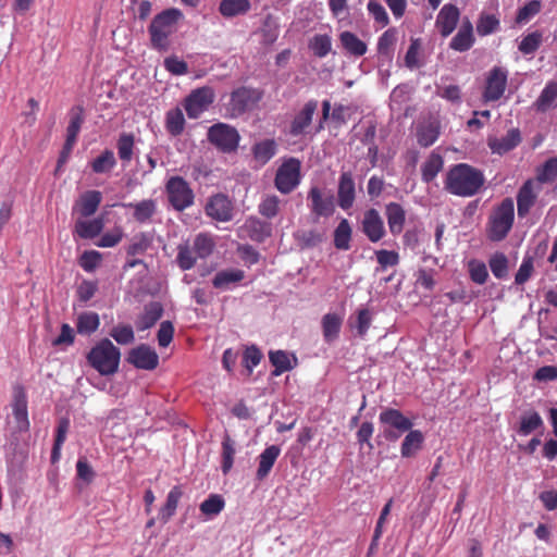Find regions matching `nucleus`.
Masks as SVG:
<instances>
[{
	"mask_svg": "<svg viewBox=\"0 0 557 557\" xmlns=\"http://www.w3.org/2000/svg\"><path fill=\"white\" fill-rule=\"evenodd\" d=\"M484 183L482 171L467 163H458L446 173L444 188L455 196L472 197L481 190Z\"/></svg>",
	"mask_w": 557,
	"mask_h": 557,
	"instance_id": "1",
	"label": "nucleus"
},
{
	"mask_svg": "<svg viewBox=\"0 0 557 557\" xmlns=\"http://www.w3.org/2000/svg\"><path fill=\"white\" fill-rule=\"evenodd\" d=\"M513 222L515 203L512 198L507 197L491 211L485 226L486 237L493 243L504 240L509 235Z\"/></svg>",
	"mask_w": 557,
	"mask_h": 557,
	"instance_id": "2",
	"label": "nucleus"
},
{
	"mask_svg": "<svg viewBox=\"0 0 557 557\" xmlns=\"http://www.w3.org/2000/svg\"><path fill=\"white\" fill-rule=\"evenodd\" d=\"M121 352L108 338L101 339L87 355L88 363L101 375L114 374L120 364Z\"/></svg>",
	"mask_w": 557,
	"mask_h": 557,
	"instance_id": "3",
	"label": "nucleus"
},
{
	"mask_svg": "<svg viewBox=\"0 0 557 557\" xmlns=\"http://www.w3.org/2000/svg\"><path fill=\"white\" fill-rule=\"evenodd\" d=\"M148 30L152 47L158 50H168L174 37V9H166L156 15Z\"/></svg>",
	"mask_w": 557,
	"mask_h": 557,
	"instance_id": "4",
	"label": "nucleus"
},
{
	"mask_svg": "<svg viewBox=\"0 0 557 557\" xmlns=\"http://www.w3.org/2000/svg\"><path fill=\"white\" fill-rule=\"evenodd\" d=\"M215 248V242L211 234L199 233L193 242V247L181 246L177 257L180 267L188 270L194 267L197 258L205 259L209 257Z\"/></svg>",
	"mask_w": 557,
	"mask_h": 557,
	"instance_id": "5",
	"label": "nucleus"
},
{
	"mask_svg": "<svg viewBox=\"0 0 557 557\" xmlns=\"http://www.w3.org/2000/svg\"><path fill=\"white\" fill-rule=\"evenodd\" d=\"M300 182L301 161L295 157L283 159L275 173V188L281 194L288 195L299 186Z\"/></svg>",
	"mask_w": 557,
	"mask_h": 557,
	"instance_id": "6",
	"label": "nucleus"
},
{
	"mask_svg": "<svg viewBox=\"0 0 557 557\" xmlns=\"http://www.w3.org/2000/svg\"><path fill=\"white\" fill-rule=\"evenodd\" d=\"M207 139L219 151L232 153L238 148L240 135L234 126L219 122L209 127Z\"/></svg>",
	"mask_w": 557,
	"mask_h": 557,
	"instance_id": "7",
	"label": "nucleus"
},
{
	"mask_svg": "<svg viewBox=\"0 0 557 557\" xmlns=\"http://www.w3.org/2000/svg\"><path fill=\"white\" fill-rule=\"evenodd\" d=\"M263 91L257 88L239 87L231 94L230 108L233 114L239 115L252 110L262 99Z\"/></svg>",
	"mask_w": 557,
	"mask_h": 557,
	"instance_id": "8",
	"label": "nucleus"
},
{
	"mask_svg": "<svg viewBox=\"0 0 557 557\" xmlns=\"http://www.w3.org/2000/svg\"><path fill=\"white\" fill-rule=\"evenodd\" d=\"M379 420L382 424L396 430H384L385 438L391 441L397 440L400 434L409 431L412 428V422L398 409L385 408L380 413Z\"/></svg>",
	"mask_w": 557,
	"mask_h": 557,
	"instance_id": "9",
	"label": "nucleus"
},
{
	"mask_svg": "<svg viewBox=\"0 0 557 557\" xmlns=\"http://www.w3.org/2000/svg\"><path fill=\"white\" fill-rule=\"evenodd\" d=\"M309 201L310 212L315 218H329L335 212V201L332 195L325 191L318 185H312L307 195Z\"/></svg>",
	"mask_w": 557,
	"mask_h": 557,
	"instance_id": "10",
	"label": "nucleus"
},
{
	"mask_svg": "<svg viewBox=\"0 0 557 557\" xmlns=\"http://www.w3.org/2000/svg\"><path fill=\"white\" fill-rule=\"evenodd\" d=\"M214 101L211 87L197 88L185 99L184 108L190 119L199 117Z\"/></svg>",
	"mask_w": 557,
	"mask_h": 557,
	"instance_id": "11",
	"label": "nucleus"
},
{
	"mask_svg": "<svg viewBox=\"0 0 557 557\" xmlns=\"http://www.w3.org/2000/svg\"><path fill=\"white\" fill-rule=\"evenodd\" d=\"M542 187L532 178L527 180L517 194V210L519 218H525L535 205Z\"/></svg>",
	"mask_w": 557,
	"mask_h": 557,
	"instance_id": "12",
	"label": "nucleus"
},
{
	"mask_svg": "<svg viewBox=\"0 0 557 557\" xmlns=\"http://www.w3.org/2000/svg\"><path fill=\"white\" fill-rule=\"evenodd\" d=\"M361 231L371 243H377L386 235L384 221L376 209L371 208L364 212Z\"/></svg>",
	"mask_w": 557,
	"mask_h": 557,
	"instance_id": "13",
	"label": "nucleus"
},
{
	"mask_svg": "<svg viewBox=\"0 0 557 557\" xmlns=\"http://www.w3.org/2000/svg\"><path fill=\"white\" fill-rule=\"evenodd\" d=\"M356 200V184L350 171L341 173L337 185V205L347 211L352 208Z\"/></svg>",
	"mask_w": 557,
	"mask_h": 557,
	"instance_id": "14",
	"label": "nucleus"
},
{
	"mask_svg": "<svg viewBox=\"0 0 557 557\" xmlns=\"http://www.w3.org/2000/svg\"><path fill=\"white\" fill-rule=\"evenodd\" d=\"M507 85V72L502 67H494L486 78V86L483 92L485 101H496L502 98Z\"/></svg>",
	"mask_w": 557,
	"mask_h": 557,
	"instance_id": "15",
	"label": "nucleus"
},
{
	"mask_svg": "<svg viewBox=\"0 0 557 557\" xmlns=\"http://www.w3.org/2000/svg\"><path fill=\"white\" fill-rule=\"evenodd\" d=\"M460 18V11L457 5L447 3L440 10L435 27L442 37L446 38L456 29Z\"/></svg>",
	"mask_w": 557,
	"mask_h": 557,
	"instance_id": "16",
	"label": "nucleus"
},
{
	"mask_svg": "<svg viewBox=\"0 0 557 557\" xmlns=\"http://www.w3.org/2000/svg\"><path fill=\"white\" fill-rule=\"evenodd\" d=\"M127 361L137 369L153 370L158 366L159 357L154 349L141 344L129 350Z\"/></svg>",
	"mask_w": 557,
	"mask_h": 557,
	"instance_id": "17",
	"label": "nucleus"
},
{
	"mask_svg": "<svg viewBox=\"0 0 557 557\" xmlns=\"http://www.w3.org/2000/svg\"><path fill=\"white\" fill-rule=\"evenodd\" d=\"M232 211L231 200L222 194L212 196L206 206L207 214L221 222L230 221L232 219Z\"/></svg>",
	"mask_w": 557,
	"mask_h": 557,
	"instance_id": "18",
	"label": "nucleus"
},
{
	"mask_svg": "<svg viewBox=\"0 0 557 557\" xmlns=\"http://www.w3.org/2000/svg\"><path fill=\"white\" fill-rule=\"evenodd\" d=\"M474 41L473 25L468 17H465L457 34L451 38L449 48L458 52H465L472 48Z\"/></svg>",
	"mask_w": 557,
	"mask_h": 557,
	"instance_id": "19",
	"label": "nucleus"
},
{
	"mask_svg": "<svg viewBox=\"0 0 557 557\" xmlns=\"http://www.w3.org/2000/svg\"><path fill=\"white\" fill-rule=\"evenodd\" d=\"M521 133L518 128H511L500 138L490 137L487 145L493 153L505 154L515 149L521 143Z\"/></svg>",
	"mask_w": 557,
	"mask_h": 557,
	"instance_id": "20",
	"label": "nucleus"
},
{
	"mask_svg": "<svg viewBox=\"0 0 557 557\" xmlns=\"http://www.w3.org/2000/svg\"><path fill=\"white\" fill-rule=\"evenodd\" d=\"M318 109V101L311 99L307 101L304 108L295 115L290 123L289 133L292 136L302 135L306 128L311 124L313 114Z\"/></svg>",
	"mask_w": 557,
	"mask_h": 557,
	"instance_id": "21",
	"label": "nucleus"
},
{
	"mask_svg": "<svg viewBox=\"0 0 557 557\" xmlns=\"http://www.w3.org/2000/svg\"><path fill=\"white\" fill-rule=\"evenodd\" d=\"M385 216L392 235L397 236L404 231L406 223V210L398 202H389L385 206Z\"/></svg>",
	"mask_w": 557,
	"mask_h": 557,
	"instance_id": "22",
	"label": "nucleus"
},
{
	"mask_svg": "<svg viewBox=\"0 0 557 557\" xmlns=\"http://www.w3.org/2000/svg\"><path fill=\"white\" fill-rule=\"evenodd\" d=\"M122 206L132 209L134 220L140 224L150 222L158 211L157 201L153 199H144L138 202L123 203Z\"/></svg>",
	"mask_w": 557,
	"mask_h": 557,
	"instance_id": "23",
	"label": "nucleus"
},
{
	"mask_svg": "<svg viewBox=\"0 0 557 557\" xmlns=\"http://www.w3.org/2000/svg\"><path fill=\"white\" fill-rule=\"evenodd\" d=\"M101 200L102 195L99 190L85 191L73 207V212L77 211L82 218H88L97 211Z\"/></svg>",
	"mask_w": 557,
	"mask_h": 557,
	"instance_id": "24",
	"label": "nucleus"
},
{
	"mask_svg": "<svg viewBox=\"0 0 557 557\" xmlns=\"http://www.w3.org/2000/svg\"><path fill=\"white\" fill-rule=\"evenodd\" d=\"M281 454V448L277 445L268 446L258 457V469L256 479L263 481L271 472L276 459Z\"/></svg>",
	"mask_w": 557,
	"mask_h": 557,
	"instance_id": "25",
	"label": "nucleus"
},
{
	"mask_svg": "<svg viewBox=\"0 0 557 557\" xmlns=\"http://www.w3.org/2000/svg\"><path fill=\"white\" fill-rule=\"evenodd\" d=\"M84 122V111L82 107H74L70 111V123L66 128L65 150L72 152L76 144L78 133Z\"/></svg>",
	"mask_w": 557,
	"mask_h": 557,
	"instance_id": "26",
	"label": "nucleus"
},
{
	"mask_svg": "<svg viewBox=\"0 0 557 557\" xmlns=\"http://www.w3.org/2000/svg\"><path fill=\"white\" fill-rule=\"evenodd\" d=\"M13 416L17 430L20 432H27L30 425L27 413V398L22 389L17 391L14 395Z\"/></svg>",
	"mask_w": 557,
	"mask_h": 557,
	"instance_id": "27",
	"label": "nucleus"
},
{
	"mask_svg": "<svg viewBox=\"0 0 557 557\" xmlns=\"http://www.w3.org/2000/svg\"><path fill=\"white\" fill-rule=\"evenodd\" d=\"M339 42L344 51L351 57L360 58L367 53V44L349 30L339 34Z\"/></svg>",
	"mask_w": 557,
	"mask_h": 557,
	"instance_id": "28",
	"label": "nucleus"
},
{
	"mask_svg": "<svg viewBox=\"0 0 557 557\" xmlns=\"http://www.w3.org/2000/svg\"><path fill=\"white\" fill-rule=\"evenodd\" d=\"M347 111L348 108L343 104H335L331 112V102L330 100H324L322 102V116L318 125V131H321L324 128V123L332 119L334 123H336L337 126H342L346 124L347 122Z\"/></svg>",
	"mask_w": 557,
	"mask_h": 557,
	"instance_id": "29",
	"label": "nucleus"
},
{
	"mask_svg": "<svg viewBox=\"0 0 557 557\" xmlns=\"http://www.w3.org/2000/svg\"><path fill=\"white\" fill-rule=\"evenodd\" d=\"M163 308L160 302H150L145 306L144 312L137 318L135 325L138 331L152 327L162 317Z\"/></svg>",
	"mask_w": 557,
	"mask_h": 557,
	"instance_id": "30",
	"label": "nucleus"
},
{
	"mask_svg": "<svg viewBox=\"0 0 557 557\" xmlns=\"http://www.w3.org/2000/svg\"><path fill=\"white\" fill-rule=\"evenodd\" d=\"M276 151L277 144L274 139H263L251 148L253 160L259 166L265 165L276 154Z\"/></svg>",
	"mask_w": 557,
	"mask_h": 557,
	"instance_id": "31",
	"label": "nucleus"
},
{
	"mask_svg": "<svg viewBox=\"0 0 557 557\" xmlns=\"http://www.w3.org/2000/svg\"><path fill=\"white\" fill-rule=\"evenodd\" d=\"M244 231L251 240L257 243H262L271 236V225L257 218H249L244 224Z\"/></svg>",
	"mask_w": 557,
	"mask_h": 557,
	"instance_id": "32",
	"label": "nucleus"
},
{
	"mask_svg": "<svg viewBox=\"0 0 557 557\" xmlns=\"http://www.w3.org/2000/svg\"><path fill=\"white\" fill-rule=\"evenodd\" d=\"M103 225L101 218L92 220L78 219L75 222L74 234L84 239L95 238L102 232Z\"/></svg>",
	"mask_w": 557,
	"mask_h": 557,
	"instance_id": "33",
	"label": "nucleus"
},
{
	"mask_svg": "<svg viewBox=\"0 0 557 557\" xmlns=\"http://www.w3.org/2000/svg\"><path fill=\"white\" fill-rule=\"evenodd\" d=\"M443 157L440 153L432 151L421 165V180L424 183H431L443 170Z\"/></svg>",
	"mask_w": 557,
	"mask_h": 557,
	"instance_id": "34",
	"label": "nucleus"
},
{
	"mask_svg": "<svg viewBox=\"0 0 557 557\" xmlns=\"http://www.w3.org/2000/svg\"><path fill=\"white\" fill-rule=\"evenodd\" d=\"M440 136V124L436 121L421 123L417 127V141L421 147L432 146Z\"/></svg>",
	"mask_w": 557,
	"mask_h": 557,
	"instance_id": "35",
	"label": "nucleus"
},
{
	"mask_svg": "<svg viewBox=\"0 0 557 557\" xmlns=\"http://www.w3.org/2000/svg\"><path fill=\"white\" fill-rule=\"evenodd\" d=\"M408 434L405 436L400 453L405 458L413 457L422 447L424 436L420 430H409Z\"/></svg>",
	"mask_w": 557,
	"mask_h": 557,
	"instance_id": "36",
	"label": "nucleus"
},
{
	"mask_svg": "<svg viewBox=\"0 0 557 557\" xmlns=\"http://www.w3.org/2000/svg\"><path fill=\"white\" fill-rule=\"evenodd\" d=\"M251 9L249 0H221L219 12L223 17L231 18L244 15Z\"/></svg>",
	"mask_w": 557,
	"mask_h": 557,
	"instance_id": "37",
	"label": "nucleus"
},
{
	"mask_svg": "<svg viewBox=\"0 0 557 557\" xmlns=\"http://www.w3.org/2000/svg\"><path fill=\"white\" fill-rule=\"evenodd\" d=\"M398 30L395 27L386 29L377 40V53L391 60L394 55L395 45L397 42Z\"/></svg>",
	"mask_w": 557,
	"mask_h": 557,
	"instance_id": "38",
	"label": "nucleus"
},
{
	"mask_svg": "<svg viewBox=\"0 0 557 557\" xmlns=\"http://www.w3.org/2000/svg\"><path fill=\"white\" fill-rule=\"evenodd\" d=\"M245 272L240 269H226L219 271L213 280L212 285L219 289H227L231 284H235L244 280Z\"/></svg>",
	"mask_w": 557,
	"mask_h": 557,
	"instance_id": "39",
	"label": "nucleus"
},
{
	"mask_svg": "<svg viewBox=\"0 0 557 557\" xmlns=\"http://www.w3.org/2000/svg\"><path fill=\"white\" fill-rule=\"evenodd\" d=\"M342 323V318L336 313H326L323 315L321 324L325 342L332 343L338 337Z\"/></svg>",
	"mask_w": 557,
	"mask_h": 557,
	"instance_id": "40",
	"label": "nucleus"
},
{
	"mask_svg": "<svg viewBox=\"0 0 557 557\" xmlns=\"http://www.w3.org/2000/svg\"><path fill=\"white\" fill-rule=\"evenodd\" d=\"M543 426V419L540 413L535 410L524 412L520 418V424L518 426V434L528 436L535 430Z\"/></svg>",
	"mask_w": 557,
	"mask_h": 557,
	"instance_id": "41",
	"label": "nucleus"
},
{
	"mask_svg": "<svg viewBox=\"0 0 557 557\" xmlns=\"http://www.w3.org/2000/svg\"><path fill=\"white\" fill-rule=\"evenodd\" d=\"M557 99V83L549 82L546 84L541 95L534 102V107L539 112H546L553 106L555 100Z\"/></svg>",
	"mask_w": 557,
	"mask_h": 557,
	"instance_id": "42",
	"label": "nucleus"
},
{
	"mask_svg": "<svg viewBox=\"0 0 557 557\" xmlns=\"http://www.w3.org/2000/svg\"><path fill=\"white\" fill-rule=\"evenodd\" d=\"M352 230L347 219H342L334 231V246L339 250L350 248Z\"/></svg>",
	"mask_w": 557,
	"mask_h": 557,
	"instance_id": "43",
	"label": "nucleus"
},
{
	"mask_svg": "<svg viewBox=\"0 0 557 557\" xmlns=\"http://www.w3.org/2000/svg\"><path fill=\"white\" fill-rule=\"evenodd\" d=\"M194 193L188 184L176 176V211H182L194 203Z\"/></svg>",
	"mask_w": 557,
	"mask_h": 557,
	"instance_id": "44",
	"label": "nucleus"
},
{
	"mask_svg": "<svg viewBox=\"0 0 557 557\" xmlns=\"http://www.w3.org/2000/svg\"><path fill=\"white\" fill-rule=\"evenodd\" d=\"M116 165L114 153L110 149H106L92 160L90 163L92 172L97 174L109 173Z\"/></svg>",
	"mask_w": 557,
	"mask_h": 557,
	"instance_id": "45",
	"label": "nucleus"
},
{
	"mask_svg": "<svg viewBox=\"0 0 557 557\" xmlns=\"http://www.w3.org/2000/svg\"><path fill=\"white\" fill-rule=\"evenodd\" d=\"M488 265L496 278L503 280L508 276L509 260L504 252L493 253L488 260Z\"/></svg>",
	"mask_w": 557,
	"mask_h": 557,
	"instance_id": "46",
	"label": "nucleus"
},
{
	"mask_svg": "<svg viewBox=\"0 0 557 557\" xmlns=\"http://www.w3.org/2000/svg\"><path fill=\"white\" fill-rule=\"evenodd\" d=\"M557 178V158H549L544 162L542 166L536 170L535 178L539 185L542 187L545 183L554 182Z\"/></svg>",
	"mask_w": 557,
	"mask_h": 557,
	"instance_id": "47",
	"label": "nucleus"
},
{
	"mask_svg": "<svg viewBox=\"0 0 557 557\" xmlns=\"http://www.w3.org/2000/svg\"><path fill=\"white\" fill-rule=\"evenodd\" d=\"M499 18L495 14L482 12L476 22V33L480 36H487L499 28Z\"/></svg>",
	"mask_w": 557,
	"mask_h": 557,
	"instance_id": "48",
	"label": "nucleus"
},
{
	"mask_svg": "<svg viewBox=\"0 0 557 557\" xmlns=\"http://www.w3.org/2000/svg\"><path fill=\"white\" fill-rule=\"evenodd\" d=\"M135 146V139L133 134L122 133L119 136L116 148L119 158L128 163L133 158V150Z\"/></svg>",
	"mask_w": 557,
	"mask_h": 557,
	"instance_id": "49",
	"label": "nucleus"
},
{
	"mask_svg": "<svg viewBox=\"0 0 557 557\" xmlns=\"http://www.w3.org/2000/svg\"><path fill=\"white\" fill-rule=\"evenodd\" d=\"M269 359L274 367V371L272 372L274 376H278L293 369L289 357L284 350L270 351Z\"/></svg>",
	"mask_w": 557,
	"mask_h": 557,
	"instance_id": "50",
	"label": "nucleus"
},
{
	"mask_svg": "<svg viewBox=\"0 0 557 557\" xmlns=\"http://www.w3.org/2000/svg\"><path fill=\"white\" fill-rule=\"evenodd\" d=\"M469 276L475 284L483 285L488 278L486 264L478 259H471L467 263Z\"/></svg>",
	"mask_w": 557,
	"mask_h": 557,
	"instance_id": "51",
	"label": "nucleus"
},
{
	"mask_svg": "<svg viewBox=\"0 0 557 557\" xmlns=\"http://www.w3.org/2000/svg\"><path fill=\"white\" fill-rule=\"evenodd\" d=\"M99 324V315L96 312H84L78 315L76 327L79 334H91Z\"/></svg>",
	"mask_w": 557,
	"mask_h": 557,
	"instance_id": "52",
	"label": "nucleus"
},
{
	"mask_svg": "<svg viewBox=\"0 0 557 557\" xmlns=\"http://www.w3.org/2000/svg\"><path fill=\"white\" fill-rule=\"evenodd\" d=\"M309 48L318 58L326 57L332 49V39L327 34L315 35L309 42Z\"/></svg>",
	"mask_w": 557,
	"mask_h": 557,
	"instance_id": "53",
	"label": "nucleus"
},
{
	"mask_svg": "<svg viewBox=\"0 0 557 557\" xmlns=\"http://www.w3.org/2000/svg\"><path fill=\"white\" fill-rule=\"evenodd\" d=\"M150 245H151L150 237L145 233H139L132 238V240L127 247V250H126L127 256L135 257V256L144 255L147 251V249L150 247Z\"/></svg>",
	"mask_w": 557,
	"mask_h": 557,
	"instance_id": "54",
	"label": "nucleus"
},
{
	"mask_svg": "<svg viewBox=\"0 0 557 557\" xmlns=\"http://www.w3.org/2000/svg\"><path fill=\"white\" fill-rule=\"evenodd\" d=\"M225 506L224 499L219 494H211L200 504V510L206 516L219 515Z\"/></svg>",
	"mask_w": 557,
	"mask_h": 557,
	"instance_id": "55",
	"label": "nucleus"
},
{
	"mask_svg": "<svg viewBox=\"0 0 557 557\" xmlns=\"http://www.w3.org/2000/svg\"><path fill=\"white\" fill-rule=\"evenodd\" d=\"M258 210L264 218L272 219L276 216L280 210V198L275 195L264 197L260 202Z\"/></svg>",
	"mask_w": 557,
	"mask_h": 557,
	"instance_id": "56",
	"label": "nucleus"
},
{
	"mask_svg": "<svg viewBox=\"0 0 557 557\" xmlns=\"http://www.w3.org/2000/svg\"><path fill=\"white\" fill-rule=\"evenodd\" d=\"M541 9L542 2L540 0L528 1L518 10L516 22L519 24L528 22L531 17L540 13Z\"/></svg>",
	"mask_w": 557,
	"mask_h": 557,
	"instance_id": "57",
	"label": "nucleus"
},
{
	"mask_svg": "<svg viewBox=\"0 0 557 557\" xmlns=\"http://www.w3.org/2000/svg\"><path fill=\"white\" fill-rule=\"evenodd\" d=\"M262 359V352L260 349L252 345L245 349L243 355V366L247 370V375L252 373L255 367H257Z\"/></svg>",
	"mask_w": 557,
	"mask_h": 557,
	"instance_id": "58",
	"label": "nucleus"
},
{
	"mask_svg": "<svg viewBox=\"0 0 557 557\" xmlns=\"http://www.w3.org/2000/svg\"><path fill=\"white\" fill-rule=\"evenodd\" d=\"M541 44L542 34L536 30L523 37L518 48L523 54H532L540 48Z\"/></svg>",
	"mask_w": 557,
	"mask_h": 557,
	"instance_id": "59",
	"label": "nucleus"
},
{
	"mask_svg": "<svg viewBox=\"0 0 557 557\" xmlns=\"http://www.w3.org/2000/svg\"><path fill=\"white\" fill-rule=\"evenodd\" d=\"M110 336L121 345L131 344L135 339L133 327L125 324H117L112 327L110 331Z\"/></svg>",
	"mask_w": 557,
	"mask_h": 557,
	"instance_id": "60",
	"label": "nucleus"
},
{
	"mask_svg": "<svg viewBox=\"0 0 557 557\" xmlns=\"http://www.w3.org/2000/svg\"><path fill=\"white\" fill-rule=\"evenodd\" d=\"M235 446L234 442L231 437L225 438L223 442V451H222V465L221 469L224 474H227L233 467L234 456H235Z\"/></svg>",
	"mask_w": 557,
	"mask_h": 557,
	"instance_id": "61",
	"label": "nucleus"
},
{
	"mask_svg": "<svg viewBox=\"0 0 557 557\" xmlns=\"http://www.w3.org/2000/svg\"><path fill=\"white\" fill-rule=\"evenodd\" d=\"M102 256L97 250H87L79 258V265L86 272H92L100 264Z\"/></svg>",
	"mask_w": 557,
	"mask_h": 557,
	"instance_id": "62",
	"label": "nucleus"
},
{
	"mask_svg": "<svg viewBox=\"0 0 557 557\" xmlns=\"http://www.w3.org/2000/svg\"><path fill=\"white\" fill-rule=\"evenodd\" d=\"M368 11L374 21L382 27H385L389 23V18L385 8L376 0H370L368 2Z\"/></svg>",
	"mask_w": 557,
	"mask_h": 557,
	"instance_id": "63",
	"label": "nucleus"
},
{
	"mask_svg": "<svg viewBox=\"0 0 557 557\" xmlns=\"http://www.w3.org/2000/svg\"><path fill=\"white\" fill-rule=\"evenodd\" d=\"M534 271V262L532 257H524L518 272L515 276V283L517 285H523L525 282L529 281L532 273Z\"/></svg>",
	"mask_w": 557,
	"mask_h": 557,
	"instance_id": "64",
	"label": "nucleus"
}]
</instances>
